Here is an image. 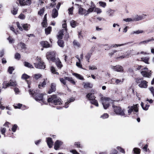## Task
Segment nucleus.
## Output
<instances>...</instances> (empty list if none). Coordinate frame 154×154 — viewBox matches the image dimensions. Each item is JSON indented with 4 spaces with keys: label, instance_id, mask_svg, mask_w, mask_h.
<instances>
[{
    "label": "nucleus",
    "instance_id": "obj_17",
    "mask_svg": "<svg viewBox=\"0 0 154 154\" xmlns=\"http://www.w3.org/2000/svg\"><path fill=\"white\" fill-rule=\"evenodd\" d=\"M47 142L49 147V148H51L53 144V141L51 138L50 137L48 138Z\"/></svg>",
    "mask_w": 154,
    "mask_h": 154
},
{
    "label": "nucleus",
    "instance_id": "obj_62",
    "mask_svg": "<svg viewBox=\"0 0 154 154\" xmlns=\"http://www.w3.org/2000/svg\"><path fill=\"white\" fill-rule=\"evenodd\" d=\"M149 90L152 94L153 96L154 97V88L153 87H152L149 88Z\"/></svg>",
    "mask_w": 154,
    "mask_h": 154
},
{
    "label": "nucleus",
    "instance_id": "obj_27",
    "mask_svg": "<svg viewBox=\"0 0 154 154\" xmlns=\"http://www.w3.org/2000/svg\"><path fill=\"white\" fill-rule=\"evenodd\" d=\"M142 61L144 62L145 63L149 64L148 61L149 59V58L148 57H142L141 58Z\"/></svg>",
    "mask_w": 154,
    "mask_h": 154
},
{
    "label": "nucleus",
    "instance_id": "obj_2",
    "mask_svg": "<svg viewBox=\"0 0 154 154\" xmlns=\"http://www.w3.org/2000/svg\"><path fill=\"white\" fill-rule=\"evenodd\" d=\"M100 100L105 109H106L109 106L110 104L112 103V104L113 102H114V103L115 102L113 101L109 98L106 97H102Z\"/></svg>",
    "mask_w": 154,
    "mask_h": 154
},
{
    "label": "nucleus",
    "instance_id": "obj_29",
    "mask_svg": "<svg viewBox=\"0 0 154 154\" xmlns=\"http://www.w3.org/2000/svg\"><path fill=\"white\" fill-rule=\"evenodd\" d=\"M73 43V45L75 47H80L81 46L80 44L76 40H74Z\"/></svg>",
    "mask_w": 154,
    "mask_h": 154
},
{
    "label": "nucleus",
    "instance_id": "obj_8",
    "mask_svg": "<svg viewBox=\"0 0 154 154\" xmlns=\"http://www.w3.org/2000/svg\"><path fill=\"white\" fill-rule=\"evenodd\" d=\"M18 28L21 31H22L23 29L26 31L28 30V28H30V25L27 23L20 24L19 22L16 23Z\"/></svg>",
    "mask_w": 154,
    "mask_h": 154
},
{
    "label": "nucleus",
    "instance_id": "obj_10",
    "mask_svg": "<svg viewBox=\"0 0 154 154\" xmlns=\"http://www.w3.org/2000/svg\"><path fill=\"white\" fill-rule=\"evenodd\" d=\"M151 71L149 72L148 70V69L147 68H145L144 69V70L141 72V74L144 77H149L151 76Z\"/></svg>",
    "mask_w": 154,
    "mask_h": 154
},
{
    "label": "nucleus",
    "instance_id": "obj_13",
    "mask_svg": "<svg viewBox=\"0 0 154 154\" xmlns=\"http://www.w3.org/2000/svg\"><path fill=\"white\" fill-rule=\"evenodd\" d=\"M62 143H63L61 141L59 140H57L55 142L54 144V149L56 150H58L60 147L62 145Z\"/></svg>",
    "mask_w": 154,
    "mask_h": 154
},
{
    "label": "nucleus",
    "instance_id": "obj_35",
    "mask_svg": "<svg viewBox=\"0 0 154 154\" xmlns=\"http://www.w3.org/2000/svg\"><path fill=\"white\" fill-rule=\"evenodd\" d=\"M143 32V31L142 30H138L135 31H133L131 33V34H139L140 33H142Z\"/></svg>",
    "mask_w": 154,
    "mask_h": 154
},
{
    "label": "nucleus",
    "instance_id": "obj_59",
    "mask_svg": "<svg viewBox=\"0 0 154 154\" xmlns=\"http://www.w3.org/2000/svg\"><path fill=\"white\" fill-rule=\"evenodd\" d=\"M8 39L9 41V43H12L14 42V41L13 39L10 36L8 38Z\"/></svg>",
    "mask_w": 154,
    "mask_h": 154
},
{
    "label": "nucleus",
    "instance_id": "obj_1",
    "mask_svg": "<svg viewBox=\"0 0 154 154\" xmlns=\"http://www.w3.org/2000/svg\"><path fill=\"white\" fill-rule=\"evenodd\" d=\"M37 91L35 92L33 90H29V93L30 94H31L32 96H35V100L37 101H41L44 104L46 103V102L45 101V100L43 98V95L42 94H37Z\"/></svg>",
    "mask_w": 154,
    "mask_h": 154
},
{
    "label": "nucleus",
    "instance_id": "obj_32",
    "mask_svg": "<svg viewBox=\"0 0 154 154\" xmlns=\"http://www.w3.org/2000/svg\"><path fill=\"white\" fill-rule=\"evenodd\" d=\"M131 43V42H129L126 43H124V44H120V45L115 44V45H113V47H119V46H124V45H126L127 44H130Z\"/></svg>",
    "mask_w": 154,
    "mask_h": 154
},
{
    "label": "nucleus",
    "instance_id": "obj_26",
    "mask_svg": "<svg viewBox=\"0 0 154 154\" xmlns=\"http://www.w3.org/2000/svg\"><path fill=\"white\" fill-rule=\"evenodd\" d=\"M73 75L75 76L77 78L79 79H83V78L82 77V76L79 74L76 73H74L73 74Z\"/></svg>",
    "mask_w": 154,
    "mask_h": 154
},
{
    "label": "nucleus",
    "instance_id": "obj_4",
    "mask_svg": "<svg viewBox=\"0 0 154 154\" xmlns=\"http://www.w3.org/2000/svg\"><path fill=\"white\" fill-rule=\"evenodd\" d=\"M112 107L113 111L116 114L121 116H125L124 110H122L120 106H116L114 102H113Z\"/></svg>",
    "mask_w": 154,
    "mask_h": 154
},
{
    "label": "nucleus",
    "instance_id": "obj_15",
    "mask_svg": "<svg viewBox=\"0 0 154 154\" xmlns=\"http://www.w3.org/2000/svg\"><path fill=\"white\" fill-rule=\"evenodd\" d=\"M56 85L55 83H51V84L50 89L48 91V93L50 94L52 92L55 91L56 90Z\"/></svg>",
    "mask_w": 154,
    "mask_h": 154
},
{
    "label": "nucleus",
    "instance_id": "obj_49",
    "mask_svg": "<svg viewBox=\"0 0 154 154\" xmlns=\"http://www.w3.org/2000/svg\"><path fill=\"white\" fill-rule=\"evenodd\" d=\"M117 149L118 150H119L120 152L124 154H125V151L124 149H123L121 148V147L118 146L117 147Z\"/></svg>",
    "mask_w": 154,
    "mask_h": 154
},
{
    "label": "nucleus",
    "instance_id": "obj_55",
    "mask_svg": "<svg viewBox=\"0 0 154 154\" xmlns=\"http://www.w3.org/2000/svg\"><path fill=\"white\" fill-rule=\"evenodd\" d=\"M17 127V125H16V124L14 125L12 128V131L14 132H15L16 130Z\"/></svg>",
    "mask_w": 154,
    "mask_h": 154
},
{
    "label": "nucleus",
    "instance_id": "obj_34",
    "mask_svg": "<svg viewBox=\"0 0 154 154\" xmlns=\"http://www.w3.org/2000/svg\"><path fill=\"white\" fill-rule=\"evenodd\" d=\"M140 150L137 148H134L133 149L134 152L135 154H140Z\"/></svg>",
    "mask_w": 154,
    "mask_h": 154
},
{
    "label": "nucleus",
    "instance_id": "obj_47",
    "mask_svg": "<svg viewBox=\"0 0 154 154\" xmlns=\"http://www.w3.org/2000/svg\"><path fill=\"white\" fill-rule=\"evenodd\" d=\"M17 10L18 8H14L13 10L11 11L12 13L14 15H16L17 13Z\"/></svg>",
    "mask_w": 154,
    "mask_h": 154
},
{
    "label": "nucleus",
    "instance_id": "obj_43",
    "mask_svg": "<svg viewBox=\"0 0 154 154\" xmlns=\"http://www.w3.org/2000/svg\"><path fill=\"white\" fill-rule=\"evenodd\" d=\"M46 84L45 80L44 79L43 82L41 84L38 85V87L39 88H41L42 87H44Z\"/></svg>",
    "mask_w": 154,
    "mask_h": 154
},
{
    "label": "nucleus",
    "instance_id": "obj_44",
    "mask_svg": "<svg viewBox=\"0 0 154 154\" xmlns=\"http://www.w3.org/2000/svg\"><path fill=\"white\" fill-rule=\"evenodd\" d=\"M94 11L96 12L97 14H100L102 12L101 9L98 8H95Z\"/></svg>",
    "mask_w": 154,
    "mask_h": 154
},
{
    "label": "nucleus",
    "instance_id": "obj_9",
    "mask_svg": "<svg viewBox=\"0 0 154 154\" xmlns=\"http://www.w3.org/2000/svg\"><path fill=\"white\" fill-rule=\"evenodd\" d=\"M136 82L139 83V86L142 88H146L147 86V82L145 80H142L140 79L137 78L136 79Z\"/></svg>",
    "mask_w": 154,
    "mask_h": 154
},
{
    "label": "nucleus",
    "instance_id": "obj_33",
    "mask_svg": "<svg viewBox=\"0 0 154 154\" xmlns=\"http://www.w3.org/2000/svg\"><path fill=\"white\" fill-rule=\"evenodd\" d=\"M24 66L28 68H33L32 66L28 62H24Z\"/></svg>",
    "mask_w": 154,
    "mask_h": 154
},
{
    "label": "nucleus",
    "instance_id": "obj_11",
    "mask_svg": "<svg viewBox=\"0 0 154 154\" xmlns=\"http://www.w3.org/2000/svg\"><path fill=\"white\" fill-rule=\"evenodd\" d=\"M115 56L117 59H123L126 57L123 55V54L122 53L121 51H116L115 53Z\"/></svg>",
    "mask_w": 154,
    "mask_h": 154
},
{
    "label": "nucleus",
    "instance_id": "obj_61",
    "mask_svg": "<svg viewBox=\"0 0 154 154\" xmlns=\"http://www.w3.org/2000/svg\"><path fill=\"white\" fill-rule=\"evenodd\" d=\"M149 90L152 94L153 96L154 97V88L153 87H152L149 88Z\"/></svg>",
    "mask_w": 154,
    "mask_h": 154
},
{
    "label": "nucleus",
    "instance_id": "obj_40",
    "mask_svg": "<svg viewBox=\"0 0 154 154\" xmlns=\"http://www.w3.org/2000/svg\"><path fill=\"white\" fill-rule=\"evenodd\" d=\"M14 70V67L12 66H10L8 69V72L10 74H11L12 73V71Z\"/></svg>",
    "mask_w": 154,
    "mask_h": 154
},
{
    "label": "nucleus",
    "instance_id": "obj_18",
    "mask_svg": "<svg viewBox=\"0 0 154 154\" xmlns=\"http://www.w3.org/2000/svg\"><path fill=\"white\" fill-rule=\"evenodd\" d=\"M112 68L115 70V71L118 72H122L123 70L122 67L119 65H116L115 66H112Z\"/></svg>",
    "mask_w": 154,
    "mask_h": 154
},
{
    "label": "nucleus",
    "instance_id": "obj_51",
    "mask_svg": "<svg viewBox=\"0 0 154 154\" xmlns=\"http://www.w3.org/2000/svg\"><path fill=\"white\" fill-rule=\"evenodd\" d=\"M99 4L100 6L103 8H105L106 6V3L104 2H99Z\"/></svg>",
    "mask_w": 154,
    "mask_h": 154
},
{
    "label": "nucleus",
    "instance_id": "obj_7",
    "mask_svg": "<svg viewBox=\"0 0 154 154\" xmlns=\"http://www.w3.org/2000/svg\"><path fill=\"white\" fill-rule=\"evenodd\" d=\"M55 57V52L53 51L48 52L46 54V58L49 61L54 62L56 59Z\"/></svg>",
    "mask_w": 154,
    "mask_h": 154
},
{
    "label": "nucleus",
    "instance_id": "obj_28",
    "mask_svg": "<svg viewBox=\"0 0 154 154\" xmlns=\"http://www.w3.org/2000/svg\"><path fill=\"white\" fill-rule=\"evenodd\" d=\"M141 106L143 109L144 110H147L148 109L149 105L148 104H146L145 107H143V103L141 102Z\"/></svg>",
    "mask_w": 154,
    "mask_h": 154
},
{
    "label": "nucleus",
    "instance_id": "obj_3",
    "mask_svg": "<svg viewBox=\"0 0 154 154\" xmlns=\"http://www.w3.org/2000/svg\"><path fill=\"white\" fill-rule=\"evenodd\" d=\"M61 100L59 97H57L56 95H53L48 99V102H51L56 105H60L62 104Z\"/></svg>",
    "mask_w": 154,
    "mask_h": 154
},
{
    "label": "nucleus",
    "instance_id": "obj_14",
    "mask_svg": "<svg viewBox=\"0 0 154 154\" xmlns=\"http://www.w3.org/2000/svg\"><path fill=\"white\" fill-rule=\"evenodd\" d=\"M65 32H66V29H63L59 32V35L57 36L58 38L60 39L59 40H61L62 39L63 35Z\"/></svg>",
    "mask_w": 154,
    "mask_h": 154
},
{
    "label": "nucleus",
    "instance_id": "obj_41",
    "mask_svg": "<svg viewBox=\"0 0 154 154\" xmlns=\"http://www.w3.org/2000/svg\"><path fill=\"white\" fill-rule=\"evenodd\" d=\"M95 9V6L94 5L93 6H92V7L90 8H89L87 11V13L88 14L89 12H92L93 11H94Z\"/></svg>",
    "mask_w": 154,
    "mask_h": 154
},
{
    "label": "nucleus",
    "instance_id": "obj_36",
    "mask_svg": "<svg viewBox=\"0 0 154 154\" xmlns=\"http://www.w3.org/2000/svg\"><path fill=\"white\" fill-rule=\"evenodd\" d=\"M30 77V76L26 74H23L21 78L26 80V79Z\"/></svg>",
    "mask_w": 154,
    "mask_h": 154
},
{
    "label": "nucleus",
    "instance_id": "obj_63",
    "mask_svg": "<svg viewBox=\"0 0 154 154\" xmlns=\"http://www.w3.org/2000/svg\"><path fill=\"white\" fill-rule=\"evenodd\" d=\"M124 20L126 22H129L134 20L133 18L132 19L131 18H128L127 19H124Z\"/></svg>",
    "mask_w": 154,
    "mask_h": 154
},
{
    "label": "nucleus",
    "instance_id": "obj_50",
    "mask_svg": "<svg viewBox=\"0 0 154 154\" xmlns=\"http://www.w3.org/2000/svg\"><path fill=\"white\" fill-rule=\"evenodd\" d=\"M19 2L21 5H26V3L24 0H19Z\"/></svg>",
    "mask_w": 154,
    "mask_h": 154
},
{
    "label": "nucleus",
    "instance_id": "obj_12",
    "mask_svg": "<svg viewBox=\"0 0 154 154\" xmlns=\"http://www.w3.org/2000/svg\"><path fill=\"white\" fill-rule=\"evenodd\" d=\"M44 63L40 61L38 63H34L35 67L37 68L40 69H44L45 68V65H44Z\"/></svg>",
    "mask_w": 154,
    "mask_h": 154
},
{
    "label": "nucleus",
    "instance_id": "obj_39",
    "mask_svg": "<svg viewBox=\"0 0 154 154\" xmlns=\"http://www.w3.org/2000/svg\"><path fill=\"white\" fill-rule=\"evenodd\" d=\"M92 54V53H88L87 54V55H86V56H85L88 62H89V59L90 58Z\"/></svg>",
    "mask_w": 154,
    "mask_h": 154
},
{
    "label": "nucleus",
    "instance_id": "obj_57",
    "mask_svg": "<svg viewBox=\"0 0 154 154\" xmlns=\"http://www.w3.org/2000/svg\"><path fill=\"white\" fill-rule=\"evenodd\" d=\"M44 12V8H42L40 9V10L38 12V14L41 15Z\"/></svg>",
    "mask_w": 154,
    "mask_h": 154
},
{
    "label": "nucleus",
    "instance_id": "obj_45",
    "mask_svg": "<svg viewBox=\"0 0 154 154\" xmlns=\"http://www.w3.org/2000/svg\"><path fill=\"white\" fill-rule=\"evenodd\" d=\"M18 45L20 46L21 48L22 49L26 48V45L25 44L22 42H21L19 44H18Z\"/></svg>",
    "mask_w": 154,
    "mask_h": 154
},
{
    "label": "nucleus",
    "instance_id": "obj_46",
    "mask_svg": "<svg viewBox=\"0 0 154 154\" xmlns=\"http://www.w3.org/2000/svg\"><path fill=\"white\" fill-rule=\"evenodd\" d=\"M9 83H7L4 82L3 84V88H6L7 87L9 86Z\"/></svg>",
    "mask_w": 154,
    "mask_h": 154
},
{
    "label": "nucleus",
    "instance_id": "obj_23",
    "mask_svg": "<svg viewBox=\"0 0 154 154\" xmlns=\"http://www.w3.org/2000/svg\"><path fill=\"white\" fill-rule=\"evenodd\" d=\"M64 78L66 80H67L68 81L70 82L72 84L74 85H75V82L72 77H64Z\"/></svg>",
    "mask_w": 154,
    "mask_h": 154
},
{
    "label": "nucleus",
    "instance_id": "obj_37",
    "mask_svg": "<svg viewBox=\"0 0 154 154\" xmlns=\"http://www.w3.org/2000/svg\"><path fill=\"white\" fill-rule=\"evenodd\" d=\"M92 85H91V84L89 83H85L84 85V87L85 88H92Z\"/></svg>",
    "mask_w": 154,
    "mask_h": 154
},
{
    "label": "nucleus",
    "instance_id": "obj_20",
    "mask_svg": "<svg viewBox=\"0 0 154 154\" xmlns=\"http://www.w3.org/2000/svg\"><path fill=\"white\" fill-rule=\"evenodd\" d=\"M54 62H55L56 65L58 67L61 68L62 67V65L61 62L58 58H56Z\"/></svg>",
    "mask_w": 154,
    "mask_h": 154
},
{
    "label": "nucleus",
    "instance_id": "obj_60",
    "mask_svg": "<svg viewBox=\"0 0 154 154\" xmlns=\"http://www.w3.org/2000/svg\"><path fill=\"white\" fill-rule=\"evenodd\" d=\"M6 129L5 128H2L1 130V133L2 134L5 135V133L6 132Z\"/></svg>",
    "mask_w": 154,
    "mask_h": 154
},
{
    "label": "nucleus",
    "instance_id": "obj_16",
    "mask_svg": "<svg viewBox=\"0 0 154 154\" xmlns=\"http://www.w3.org/2000/svg\"><path fill=\"white\" fill-rule=\"evenodd\" d=\"M154 41V39L152 37L151 39L146 40L143 41H142L139 43V45H141V44L146 45L149 42Z\"/></svg>",
    "mask_w": 154,
    "mask_h": 154
},
{
    "label": "nucleus",
    "instance_id": "obj_54",
    "mask_svg": "<svg viewBox=\"0 0 154 154\" xmlns=\"http://www.w3.org/2000/svg\"><path fill=\"white\" fill-rule=\"evenodd\" d=\"M109 117V115L107 113H104L102 116H101L103 119H106Z\"/></svg>",
    "mask_w": 154,
    "mask_h": 154
},
{
    "label": "nucleus",
    "instance_id": "obj_21",
    "mask_svg": "<svg viewBox=\"0 0 154 154\" xmlns=\"http://www.w3.org/2000/svg\"><path fill=\"white\" fill-rule=\"evenodd\" d=\"M58 14L57 11L55 9H54L52 11V17L55 18L57 17Z\"/></svg>",
    "mask_w": 154,
    "mask_h": 154
},
{
    "label": "nucleus",
    "instance_id": "obj_56",
    "mask_svg": "<svg viewBox=\"0 0 154 154\" xmlns=\"http://www.w3.org/2000/svg\"><path fill=\"white\" fill-rule=\"evenodd\" d=\"M15 58L19 60L20 58V54L18 53H16L15 55Z\"/></svg>",
    "mask_w": 154,
    "mask_h": 154
},
{
    "label": "nucleus",
    "instance_id": "obj_48",
    "mask_svg": "<svg viewBox=\"0 0 154 154\" xmlns=\"http://www.w3.org/2000/svg\"><path fill=\"white\" fill-rule=\"evenodd\" d=\"M60 80V82L63 84L64 85H66V82L65 81V80H66L65 78L64 79L63 78H60L59 79Z\"/></svg>",
    "mask_w": 154,
    "mask_h": 154
},
{
    "label": "nucleus",
    "instance_id": "obj_6",
    "mask_svg": "<svg viewBox=\"0 0 154 154\" xmlns=\"http://www.w3.org/2000/svg\"><path fill=\"white\" fill-rule=\"evenodd\" d=\"M138 104L134 105L133 106H128V114H130L132 112H133L134 114H136L138 111Z\"/></svg>",
    "mask_w": 154,
    "mask_h": 154
},
{
    "label": "nucleus",
    "instance_id": "obj_53",
    "mask_svg": "<svg viewBox=\"0 0 154 154\" xmlns=\"http://www.w3.org/2000/svg\"><path fill=\"white\" fill-rule=\"evenodd\" d=\"M46 23H47V19H46L45 20L44 19L42 23V26L44 27H46L47 26Z\"/></svg>",
    "mask_w": 154,
    "mask_h": 154
},
{
    "label": "nucleus",
    "instance_id": "obj_30",
    "mask_svg": "<svg viewBox=\"0 0 154 154\" xmlns=\"http://www.w3.org/2000/svg\"><path fill=\"white\" fill-rule=\"evenodd\" d=\"M51 27L49 26L45 29V33L47 35L50 33L51 31Z\"/></svg>",
    "mask_w": 154,
    "mask_h": 154
},
{
    "label": "nucleus",
    "instance_id": "obj_19",
    "mask_svg": "<svg viewBox=\"0 0 154 154\" xmlns=\"http://www.w3.org/2000/svg\"><path fill=\"white\" fill-rule=\"evenodd\" d=\"M79 13L81 15H86L88 14L87 10L82 8H80L79 9Z\"/></svg>",
    "mask_w": 154,
    "mask_h": 154
},
{
    "label": "nucleus",
    "instance_id": "obj_64",
    "mask_svg": "<svg viewBox=\"0 0 154 154\" xmlns=\"http://www.w3.org/2000/svg\"><path fill=\"white\" fill-rule=\"evenodd\" d=\"M117 152L116 150L115 149H113L112 150V152L110 154H117Z\"/></svg>",
    "mask_w": 154,
    "mask_h": 154
},
{
    "label": "nucleus",
    "instance_id": "obj_5",
    "mask_svg": "<svg viewBox=\"0 0 154 154\" xmlns=\"http://www.w3.org/2000/svg\"><path fill=\"white\" fill-rule=\"evenodd\" d=\"M86 97L90 100L91 104H94L97 106H98V104L97 101L95 99V97L94 94L92 93H88L86 95Z\"/></svg>",
    "mask_w": 154,
    "mask_h": 154
},
{
    "label": "nucleus",
    "instance_id": "obj_31",
    "mask_svg": "<svg viewBox=\"0 0 154 154\" xmlns=\"http://www.w3.org/2000/svg\"><path fill=\"white\" fill-rule=\"evenodd\" d=\"M41 76H42L41 74H39V73H38V74H34L33 75V78H35V79L36 80H37L38 79H39V78H41Z\"/></svg>",
    "mask_w": 154,
    "mask_h": 154
},
{
    "label": "nucleus",
    "instance_id": "obj_24",
    "mask_svg": "<svg viewBox=\"0 0 154 154\" xmlns=\"http://www.w3.org/2000/svg\"><path fill=\"white\" fill-rule=\"evenodd\" d=\"M40 44L44 47L48 48L49 46V44L46 41H42L41 42Z\"/></svg>",
    "mask_w": 154,
    "mask_h": 154
},
{
    "label": "nucleus",
    "instance_id": "obj_42",
    "mask_svg": "<svg viewBox=\"0 0 154 154\" xmlns=\"http://www.w3.org/2000/svg\"><path fill=\"white\" fill-rule=\"evenodd\" d=\"M71 26L73 28H75L76 26V22L74 20H72L70 22Z\"/></svg>",
    "mask_w": 154,
    "mask_h": 154
},
{
    "label": "nucleus",
    "instance_id": "obj_38",
    "mask_svg": "<svg viewBox=\"0 0 154 154\" xmlns=\"http://www.w3.org/2000/svg\"><path fill=\"white\" fill-rule=\"evenodd\" d=\"M51 70L52 73L53 74L58 75V72L55 71V69L53 66H51Z\"/></svg>",
    "mask_w": 154,
    "mask_h": 154
},
{
    "label": "nucleus",
    "instance_id": "obj_25",
    "mask_svg": "<svg viewBox=\"0 0 154 154\" xmlns=\"http://www.w3.org/2000/svg\"><path fill=\"white\" fill-rule=\"evenodd\" d=\"M57 43L58 45L60 47H63L64 45V42L63 41L61 40H58Z\"/></svg>",
    "mask_w": 154,
    "mask_h": 154
},
{
    "label": "nucleus",
    "instance_id": "obj_22",
    "mask_svg": "<svg viewBox=\"0 0 154 154\" xmlns=\"http://www.w3.org/2000/svg\"><path fill=\"white\" fill-rule=\"evenodd\" d=\"M143 17L142 15H137L134 18H133L134 20L139 21L143 19Z\"/></svg>",
    "mask_w": 154,
    "mask_h": 154
},
{
    "label": "nucleus",
    "instance_id": "obj_58",
    "mask_svg": "<svg viewBox=\"0 0 154 154\" xmlns=\"http://www.w3.org/2000/svg\"><path fill=\"white\" fill-rule=\"evenodd\" d=\"M116 52V50H113L112 52L109 53V55L111 57L112 56L115 55V53Z\"/></svg>",
    "mask_w": 154,
    "mask_h": 154
},
{
    "label": "nucleus",
    "instance_id": "obj_52",
    "mask_svg": "<svg viewBox=\"0 0 154 154\" xmlns=\"http://www.w3.org/2000/svg\"><path fill=\"white\" fill-rule=\"evenodd\" d=\"M9 83L10 86H15L17 85V83L15 82H13L11 81L9 82Z\"/></svg>",
    "mask_w": 154,
    "mask_h": 154
}]
</instances>
